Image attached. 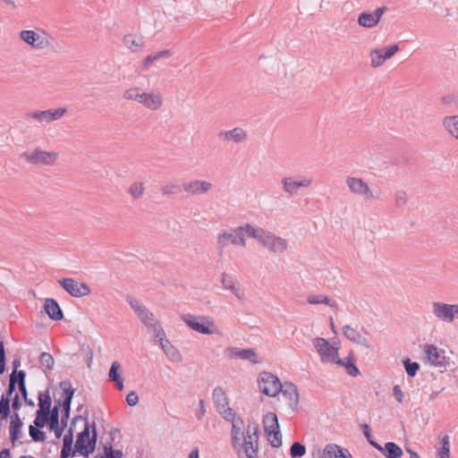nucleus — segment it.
Returning a JSON list of instances; mask_svg holds the SVG:
<instances>
[{"label":"nucleus","instance_id":"f257e3e1","mask_svg":"<svg viewBox=\"0 0 458 458\" xmlns=\"http://www.w3.org/2000/svg\"><path fill=\"white\" fill-rule=\"evenodd\" d=\"M98 431L96 422H86L82 431L77 434L73 451L87 458L96 449Z\"/></svg>","mask_w":458,"mask_h":458},{"label":"nucleus","instance_id":"f03ea898","mask_svg":"<svg viewBox=\"0 0 458 458\" xmlns=\"http://www.w3.org/2000/svg\"><path fill=\"white\" fill-rule=\"evenodd\" d=\"M59 387L62 389L63 400H55V407H58V411L62 408L61 424L67 428L68 420L71 413L72 401L75 393V389L72 386L69 380H63L59 383Z\"/></svg>","mask_w":458,"mask_h":458},{"label":"nucleus","instance_id":"7ed1b4c3","mask_svg":"<svg viewBox=\"0 0 458 458\" xmlns=\"http://www.w3.org/2000/svg\"><path fill=\"white\" fill-rule=\"evenodd\" d=\"M258 384L260 392L267 396L275 397L282 390L280 379L271 372H261L259 376Z\"/></svg>","mask_w":458,"mask_h":458},{"label":"nucleus","instance_id":"20e7f679","mask_svg":"<svg viewBox=\"0 0 458 458\" xmlns=\"http://www.w3.org/2000/svg\"><path fill=\"white\" fill-rule=\"evenodd\" d=\"M241 245L245 246V237L242 234V228L237 227L235 229H229L221 231L217 237V245L221 251L228 245Z\"/></svg>","mask_w":458,"mask_h":458},{"label":"nucleus","instance_id":"39448f33","mask_svg":"<svg viewBox=\"0 0 458 458\" xmlns=\"http://www.w3.org/2000/svg\"><path fill=\"white\" fill-rule=\"evenodd\" d=\"M21 38L37 49H44L50 45L52 38L44 30L37 32L34 30H21L20 33Z\"/></svg>","mask_w":458,"mask_h":458},{"label":"nucleus","instance_id":"423d86ee","mask_svg":"<svg viewBox=\"0 0 458 458\" xmlns=\"http://www.w3.org/2000/svg\"><path fill=\"white\" fill-rule=\"evenodd\" d=\"M345 182L349 190L353 194L361 196L365 199H377L379 198V194L374 193L369 187L368 183L361 178L347 177Z\"/></svg>","mask_w":458,"mask_h":458},{"label":"nucleus","instance_id":"0eeeda50","mask_svg":"<svg viewBox=\"0 0 458 458\" xmlns=\"http://www.w3.org/2000/svg\"><path fill=\"white\" fill-rule=\"evenodd\" d=\"M62 288L72 297H83L90 293L89 286L85 283H80L74 278L66 277L58 280Z\"/></svg>","mask_w":458,"mask_h":458},{"label":"nucleus","instance_id":"6e6552de","mask_svg":"<svg viewBox=\"0 0 458 458\" xmlns=\"http://www.w3.org/2000/svg\"><path fill=\"white\" fill-rule=\"evenodd\" d=\"M29 163L33 165H53L57 159L56 152H48L36 148L32 153L24 152L21 154Z\"/></svg>","mask_w":458,"mask_h":458},{"label":"nucleus","instance_id":"1a4fd4ad","mask_svg":"<svg viewBox=\"0 0 458 458\" xmlns=\"http://www.w3.org/2000/svg\"><path fill=\"white\" fill-rule=\"evenodd\" d=\"M423 351L428 360L435 367L446 368L448 365L449 358L445 357V352L438 350L436 345L427 344L424 345Z\"/></svg>","mask_w":458,"mask_h":458},{"label":"nucleus","instance_id":"9d476101","mask_svg":"<svg viewBox=\"0 0 458 458\" xmlns=\"http://www.w3.org/2000/svg\"><path fill=\"white\" fill-rule=\"evenodd\" d=\"M225 353L230 359H240L249 360L252 364L259 362L258 354L253 348L240 349L234 346H229L225 349Z\"/></svg>","mask_w":458,"mask_h":458},{"label":"nucleus","instance_id":"9b49d317","mask_svg":"<svg viewBox=\"0 0 458 458\" xmlns=\"http://www.w3.org/2000/svg\"><path fill=\"white\" fill-rule=\"evenodd\" d=\"M182 319L191 329L198 333L203 335H211L213 333V331L209 328L210 326H213V323H205V318L202 317L196 318L193 315L187 314L183 316Z\"/></svg>","mask_w":458,"mask_h":458},{"label":"nucleus","instance_id":"f8f14e48","mask_svg":"<svg viewBox=\"0 0 458 458\" xmlns=\"http://www.w3.org/2000/svg\"><path fill=\"white\" fill-rule=\"evenodd\" d=\"M252 435L255 437V442L259 438V426L254 425L252 428ZM244 442L241 443V448L244 449L247 458H257L258 443L254 445L252 436L250 435V425L248 426L247 437H244Z\"/></svg>","mask_w":458,"mask_h":458},{"label":"nucleus","instance_id":"ddd939ff","mask_svg":"<svg viewBox=\"0 0 458 458\" xmlns=\"http://www.w3.org/2000/svg\"><path fill=\"white\" fill-rule=\"evenodd\" d=\"M260 243L274 252H283L287 248V242L284 239L269 232L265 233Z\"/></svg>","mask_w":458,"mask_h":458},{"label":"nucleus","instance_id":"4468645a","mask_svg":"<svg viewBox=\"0 0 458 458\" xmlns=\"http://www.w3.org/2000/svg\"><path fill=\"white\" fill-rule=\"evenodd\" d=\"M313 344L318 352L321 355L322 360L327 358L332 361L338 353L339 348L331 345L325 338L316 337L313 341Z\"/></svg>","mask_w":458,"mask_h":458},{"label":"nucleus","instance_id":"2eb2a0df","mask_svg":"<svg viewBox=\"0 0 458 458\" xmlns=\"http://www.w3.org/2000/svg\"><path fill=\"white\" fill-rule=\"evenodd\" d=\"M66 113V108L59 107L45 111H37L30 114V116L40 123H50L61 118Z\"/></svg>","mask_w":458,"mask_h":458},{"label":"nucleus","instance_id":"dca6fc26","mask_svg":"<svg viewBox=\"0 0 458 458\" xmlns=\"http://www.w3.org/2000/svg\"><path fill=\"white\" fill-rule=\"evenodd\" d=\"M454 304H446L443 302H433L434 315L445 321L453 322L454 319Z\"/></svg>","mask_w":458,"mask_h":458},{"label":"nucleus","instance_id":"f3484780","mask_svg":"<svg viewBox=\"0 0 458 458\" xmlns=\"http://www.w3.org/2000/svg\"><path fill=\"white\" fill-rule=\"evenodd\" d=\"M182 186L186 192L191 195L206 193L212 188V184L210 182L200 180L184 182Z\"/></svg>","mask_w":458,"mask_h":458},{"label":"nucleus","instance_id":"a211bd4d","mask_svg":"<svg viewBox=\"0 0 458 458\" xmlns=\"http://www.w3.org/2000/svg\"><path fill=\"white\" fill-rule=\"evenodd\" d=\"M332 362L335 363L338 366L344 367L346 370V373L352 377H357L360 374L359 369L355 364V359L353 356V352H350L348 356L345 359H340L338 354L333 359Z\"/></svg>","mask_w":458,"mask_h":458},{"label":"nucleus","instance_id":"6ab92c4d","mask_svg":"<svg viewBox=\"0 0 458 458\" xmlns=\"http://www.w3.org/2000/svg\"><path fill=\"white\" fill-rule=\"evenodd\" d=\"M11 421L9 426L10 440L13 446L15 445L17 440L21 437V428L23 422L17 412H14L10 416Z\"/></svg>","mask_w":458,"mask_h":458},{"label":"nucleus","instance_id":"aec40b11","mask_svg":"<svg viewBox=\"0 0 458 458\" xmlns=\"http://www.w3.org/2000/svg\"><path fill=\"white\" fill-rule=\"evenodd\" d=\"M47 424L50 430L55 432V437L60 438L66 428L59 420L58 407H53L52 411L47 412Z\"/></svg>","mask_w":458,"mask_h":458},{"label":"nucleus","instance_id":"412c9836","mask_svg":"<svg viewBox=\"0 0 458 458\" xmlns=\"http://www.w3.org/2000/svg\"><path fill=\"white\" fill-rule=\"evenodd\" d=\"M244 422L241 417H237L236 421L232 423V445L234 449L241 450V441L244 438Z\"/></svg>","mask_w":458,"mask_h":458},{"label":"nucleus","instance_id":"4be33fe9","mask_svg":"<svg viewBox=\"0 0 458 458\" xmlns=\"http://www.w3.org/2000/svg\"><path fill=\"white\" fill-rule=\"evenodd\" d=\"M280 393L289 401V406L291 409H296L299 403V393L296 386L292 382H284L282 385V390Z\"/></svg>","mask_w":458,"mask_h":458},{"label":"nucleus","instance_id":"5701e85b","mask_svg":"<svg viewBox=\"0 0 458 458\" xmlns=\"http://www.w3.org/2000/svg\"><path fill=\"white\" fill-rule=\"evenodd\" d=\"M322 458H352V456L348 449L336 444H327L323 450Z\"/></svg>","mask_w":458,"mask_h":458},{"label":"nucleus","instance_id":"b1692460","mask_svg":"<svg viewBox=\"0 0 458 458\" xmlns=\"http://www.w3.org/2000/svg\"><path fill=\"white\" fill-rule=\"evenodd\" d=\"M44 310L47 316L55 321H59L64 318V312L56 300L47 298L44 302Z\"/></svg>","mask_w":458,"mask_h":458},{"label":"nucleus","instance_id":"393cba45","mask_svg":"<svg viewBox=\"0 0 458 458\" xmlns=\"http://www.w3.org/2000/svg\"><path fill=\"white\" fill-rule=\"evenodd\" d=\"M75 426H70L63 439V447L61 449L60 458H70L75 456L73 451V431Z\"/></svg>","mask_w":458,"mask_h":458},{"label":"nucleus","instance_id":"a878e982","mask_svg":"<svg viewBox=\"0 0 458 458\" xmlns=\"http://www.w3.org/2000/svg\"><path fill=\"white\" fill-rule=\"evenodd\" d=\"M282 183L284 191L293 195L297 192L299 188L309 187L311 184V180L305 178L301 181H294L291 177H284L282 179Z\"/></svg>","mask_w":458,"mask_h":458},{"label":"nucleus","instance_id":"bb28decb","mask_svg":"<svg viewBox=\"0 0 458 458\" xmlns=\"http://www.w3.org/2000/svg\"><path fill=\"white\" fill-rule=\"evenodd\" d=\"M344 335L355 344H360L367 349H370L371 345L367 340L366 337L362 336L360 333H358L354 328L351 326L346 325L343 327Z\"/></svg>","mask_w":458,"mask_h":458},{"label":"nucleus","instance_id":"cd10ccee","mask_svg":"<svg viewBox=\"0 0 458 458\" xmlns=\"http://www.w3.org/2000/svg\"><path fill=\"white\" fill-rule=\"evenodd\" d=\"M218 138L225 140H233L235 143H240L247 139V134L243 129L236 127L229 131H221L218 133Z\"/></svg>","mask_w":458,"mask_h":458},{"label":"nucleus","instance_id":"c85d7f7f","mask_svg":"<svg viewBox=\"0 0 458 458\" xmlns=\"http://www.w3.org/2000/svg\"><path fill=\"white\" fill-rule=\"evenodd\" d=\"M120 370L121 364L117 360L113 361L108 372V380L114 382L116 388L121 391L123 389V378Z\"/></svg>","mask_w":458,"mask_h":458},{"label":"nucleus","instance_id":"c756f323","mask_svg":"<svg viewBox=\"0 0 458 458\" xmlns=\"http://www.w3.org/2000/svg\"><path fill=\"white\" fill-rule=\"evenodd\" d=\"M381 452L386 458H400L403 452L402 448L394 442H387L384 446H381Z\"/></svg>","mask_w":458,"mask_h":458},{"label":"nucleus","instance_id":"7c9ffc66","mask_svg":"<svg viewBox=\"0 0 458 458\" xmlns=\"http://www.w3.org/2000/svg\"><path fill=\"white\" fill-rule=\"evenodd\" d=\"M113 441L114 437H111V440L104 445V452L97 454L95 458H123V452L113 448Z\"/></svg>","mask_w":458,"mask_h":458},{"label":"nucleus","instance_id":"2f4dec72","mask_svg":"<svg viewBox=\"0 0 458 458\" xmlns=\"http://www.w3.org/2000/svg\"><path fill=\"white\" fill-rule=\"evenodd\" d=\"M235 282L234 276L226 275L225 273L222 274L221 283L224 288L231 290L239 300H242L243 297L240 294L239 288L235 286Z\"/></svg>","mask_w":458,"mask_h":458},{"label":"nucleus","instance_id":"473e14b6","mask_svg":"<svg viewBox=\"0 0 458 458\" xmlns=\"http://www.w3.org/2000/svg\"><path fill=\"white\" fill-rule=\"evenodd\" d=\"M307 301L310 304L323 303V304L329 306L330 308H332L335 310H337V309H338L336 301H332L331 299L328 298V296L323 295V294L310 295L308 297Z\"/></svg>","mask_w":458,"mask_h":458},{"label":"nucleus","instance_id":"72a5a7b5","mask_svg":"<svg viewBox=\"0 0 458 458\" xmlns=\"http://www.w3.org/2000/svg\"><path fill=\"white\" fill-rule=\"evenodd\" d=\"M171 55H172V53L170 52V50H166V49L148 55L143 60V67L145 70H147L149 67V65H151L154 62H156L159 59L169 58Z\"/></svg>","mask_w":458,"mask_h":458},{"label":"nucleus","instance_id":"f704fd0d","mask_svg":"<svg viewBox=\"0 0 458 458\" xmlns=\"http://www.w3.org/2000/svg\"><path fill=\"white\" fill-rule=\"evenodd\" d=\"M358 24L364 28H373L377 24L372 13L364 11L358 16Z\"/></svg>","mask_w":458,"mask_h":458},{"label":"nucleus","instance_id":"c9c22d12","mask_svg":"<svg viewBox=\"0 0 458 458\" xmlns=\"http://www.w3.org/2000/svg\"><path fill=\"white\" fill-rule=\"evenodd\" d=\"M443 124L448 132L458 140V115L445 117Z\"/></svg>","mask_w":458,"mask_h":458},{"label":"nucleus","instance_id":"e433bc0d","mask_svg":"<svg viewBox=\"0 0 458 458\" xmlns=\"http://www.w3.org/2000/svg\"><path fill=\"white\" fill-rule=\"evenodd\" d=\"M242 228V234L245 236L247 234L250 238L257 239L261 242V239L263 238L266 231L262 228H254L252 225L246 224L243 226H240Z\"/></svg>","mask_w":458,"mask_h":458},{"label":"nucleus","instance_id":"4c0bfd02","mask_svg":"<svg viewBox=\"0 0 458 458\" xmlns=\"http://www.w3.org/2000/svg\"><path fill=\"white\" fill-rule=\"evenodd\" d=\"M137 316L140 321L149 328L156 327V325L158 324V321L155 318L154 314L150 312L147 308L141 310Z\"/></svg>","mask_w":458,"mask_h":458},{"label":"nucleus","instance_id":"58836bf2","mask_svg":"<svg viewBox=\"0 0 458 458\" xmlns=\"http://www.w3.org/2000/svg\"><path fill=\"white\" fill-rule=\"evenodd\" d=\"M439 445L437 452V458H450V441L447 435L440 438Z\"/></svg>","mask_w":458,"mask_h":458},{"label":"nucleus","instance_id":"ea45409f","mask_svg":"<svg viewBox=\"0 0 458 458\" xmlns=\"http://www.w3.org/2000/svg\"><path fill=\"white\" fill-rule=\"evenodd\" d=\"M38 399V407H39V409L38 411H45V412L52 411V409H51L52 400H51V396L49 394L48 389L45 393H39Z\"/></svg>","mask_w":458,"mask_h":458},{"label":"nucleus","instance_id":"a19ab883","mask_svg":"<svg viewBox=\"0 0 458 458\" xmlns=\"http://www.w3.org/2000/svg\"><path fill=\"white\" fill-rule=\"evenodd\" d=\"M263 424L265 432L267 433L270 429H278L279 423L276 413L268 412L263 418Z\"/></svg>","mask_w":458,"mask_h":458},{"label":"nucleus","instance_id":"79ce46f5","mask_svg":"<svg viewBox=\"0 0 458 458\" xmlns=\"http://www.w3.org/2000/svg\"><path fill=\"white\" fill-rule=\"evenodd\" d=\"M146 99L142 101V104L151 109L157 110L162 105V98L158 95L145 93Z\"/></svg>","mask_w":458,"mask_h":458},{"label":"nucleus","instance_id":"37998d69","mask_svg":"<svg viewBox=\"0 0 458 458\" xmlns=\"http://www.w3.org/2000/svg\"><path fill=\"white\" fill-rule=\"evenodd\" d=\"M212 399L215 406L218 405H228V399L220 386H216L213 389Z\"/></svg>","mask_w":458,"mask_h":458},{"label":"nucleus","instance_id":"c03bdc74","mask_svg":"<svg viewBox=\"0 0 458 458\" xmlns=\"http://www.w3.org/2000/svg\"><path fill=\"white\" fill-rule=\"evenodd\" d=\"M403 364L409 377H414L420 369L419 362L411 361L409 358L404 359Z\"/></svg>","mask_w":458,"mask_h":458},{"label":"nucleus","instance_id":"a18cd8bd","mask_svg":"<svg viewBox=\"0 0 458 458\" xmlns=\"http://www.w3.org/2000/svg\"><path fill=\"white\" fill-rule=\"evenodd\" d=\"M123 43L128 48L133 50L132 49L133 47H142L144 41H143L142 37H138L136 35L128 34V35L124 36Z\"/></svg>","mask_w":458,"mask_h":458},{"label":"nucleus","instance_id":"49530a36","mask_svg":"<svg viewBox=\"0 0 458 458\" xmlns=\"http://www.w3.org/2000/svg\"><path fill=\"white\" fill-rule=\"evenodd\" d=\"M267 439L273 447H280L282 445V435L280 432V427L278 429H270L267 433Z\"/></svg>","mask_w":458,"mask_h":458},{"label":"nucleus","instance_id":"de8ad7c7","mask_svg":"<svg viewBox=\"0 0 458 458\" xmlns=\"http://www.w3.org/2000/svg\"><path fill=\"white\" fill-rule=\"evenodd\" d=\"M123 97L125 99L135 100L140 104H142V101L146 99L145 93H140L139 89L137 88L127 89L124 92Z\"/></svg>","mask_w":458,"mask_h":458},{"label":"nucleus","instance_id":"09e8293b","mask_svg":"<svg viewBox=\"0 0 458 458\" xmlns=\"http://www.w3.org/2000/svg\"><path fill=\"white\" fill-rule=\"evenodd\" d=\"M360 428L369 445H372L377 450H381V445L375 441L371 434V428L369 427V425L367 423L361 424Z\"/></svg>","mask_w":458,"mask_h":458},{"label":"nucleus","instance_id":"8fccbe9b","mask_svg":"<svg viewBox=\"0 0 458 458\" xmlns=\"http://www.w3.org/2000/svg\"><path fill=\"white\" fill-rule=\"evenodd\" d=\"M369 55L371 57V66L374 68L379 67L386 60L382 50L377 48L371 50Z\"/></svg>","mask_w":458,"mask_h":458},{"label":"nucleus","instance_id":"3c124183","mask_svg":"<svg viewBox=\"0 0 458 458\" xmlns=\"http://www.w3.org/2000/svg\"><path fill=\"white\" fill-rule=\"evenodd\" d=\"M10 402L11 399L8 397H1L0 400V419L1 420H7L10 415Z\"/></svg>","mask_w":458,"mask_h":458},{"label":"nucleus","instance_id":"603ef678","mask_svg":"<svg viewBox=\"0 0 458 458\" xmlns=\"http://www.w3.org/2000/svg\"><path fill=\"white\" fill-rule=\"evenodd\" d=\"M306 454V447L300 442H293L290 447V455L293 458H301Z\"/></svg>","mask_w":458,"mask_h":458},{"label":"nucleus","instance_id":"864d4df0","mask_svg":"<svg viewBox=\"0 0 458 458\" xmlns=\"http://www.w3.org/2000/svg\"><path fill=\"white\" fill-rule=\"evenodd\" d=\"M29 434L34 442H44L47 437L46 433L42 430V428H36L32 425L29 427Z\"/></svg>","mask_w":458,"mask_h":458},{"label":"nucleus","instance_id":"5fc2aeb1","mask_svg":"<svg viewBox=\"0 0 458 458\" xmlns=\"http://www.w3.org/2000/svg\"><path fill=\"white\" fill-rule=\"evenodd\" d=\"M25 370L13 371L9 376V381L14 383L15 386L26 384Z\"/></svg>","mask_w":458,"mask_h":458},{"label":"nucleus","instance_id":"6e6d98bb","mask_svg":"<svg viewBox=\"0 0 458 458\" xmlns=\"http://www.w3.org/2000/svg\"><path fill=\"white\" fill-rule=\"evenodd\" d=\"M163 351L166 354V356L173 361L178 360L180 354L178 351L170 344L169 341H165L163 345H161Z\"/></svg>","mask_w":458,"mask_h":458},{"label":"nucleus","instance_id":"4d7b16f0","mask_svg":"<svg viewBox=\"0 0 458 458\" xmlns=\"http://www.w3.org/2000/svg\"><path fill=\"white\" fill-rule=\"evenodd\" d=\"M35 420L33 421L36 428H43L47 424V412L37 411L35 413Z\"/></svg>","mask_w":458,"mask_h":458},{"label":"nucleus","instance_id":"13d9d810","mask_svg":"<svg viewBox=\"0 0 458 458\" xmlns=\"http://www.w3.org/2000/svg\"><path fill=\"white\" fill-rule=\"evenodd\" d=\"M144 192L143 182H133L129 189V193L135 199L140 198Z\"/></svg>","mask_w":458,"mask_h":458},{"label":"nucleus","instance_id":"bf43d9fd","mask_svg":"<svg viewBox=\"0 0 458 458\" xmlns=\"http://www.w3.org/2000/svg\"><path fill=\"white\" fill-rule=\"evenodd\" d=\"M39 362L42 366L46 367L47 369H52L55 364L54 358L49 352H42L39 357Z\"/></svg>","mask_w":458,"mask_h":458},{"label":"nucleus","instance_id":"052dcab7","mask_svg":"<svg viewBox=\"0 0 458 458\" xmlns=\"http://www.w3.org/2000/svg\"><path fill=\"white\" fill-rule=\"evenodd\" d=\"M154 335H155V340L159 342L160 345H163L165 341H168L165 338V331L163 330L162 327L157 324L156 327H151Z\"/></svg>","mask_w":458,"mask_h":458},{"label":"nucleus","instance_id":"680f3d73","mask_svg":"<svg viewBox=\"0 0 458 458\" xmlns=\"http://www.w3.org/2000/svg\"><path fill=\"white\" fill-rule=\"evenodd\" d=\"M179 191L180 185L174 182L166 183L161 188L162 194L167 196L176 194Z\"/></svg>","mask_w":458,"mask_h":458},{"label":"nucleus","instance_id":"e2e57ef3","mask_svg":"<svg viewBox=\"0 0 458 458\" xmlns=\"http://www.w3.org/2000/svg\"><path fill=\"white\" fill-rule=\"evenodd\" d=\"M126 301L129 303L131 308L134 310V312L138 315L141 310H143L146 307L142 305L140 301L132 298L131 295H127Z\"/></svg>","mask_w":458,"mask_h":458},{"label":"nucleus","instance_id":"0e129e2a","mask_svg":"<svg viewBox=\"0 0 458 458\" xmlns=\"http://www.w3.org/2000/svg\"><path fill=\"white\" fill-rule=\"evenodd\" d=\"M394 203L398 208H402L407 203V195L404 191H397L394 194Z\"/></svg>","mask_w":458,"mask_h":458},{"label":"nucleus","instance_id":"69168bd1","mask_svg":"<svg viewBox=\"0 0 458 458\" xmlns=\"http://www.w3.org/2000/svg\"><path fill=\"white\" fill-rule=\"evenodd\" d=\"M6 369V353L4 344L0 341V374H4Z\"/></svg>","mask_w":458,"mask_h":458},{"label":"nucleus","instance_id":"338daca9","mask_svg":"<svg viewBox=\"0 0 458 458\" xmlns=\"http://www.w3.org/2000/svg\"><path fill=\"white\" fill-rule=\"evenodd\" d=\"M220 415L227 421H231L232 423L236 421V419L238 416H236V413L233 411V409L230 407H227L226 410H223L220 413Z\"/></svg>","mask_w":458,"mask_h":458},{"label":"nucleus","instance_id":"774afa93","mask_svg":"<svg viewBox=\"0 0 458 458\" xmlns=\"http://www.w3.org/2000/svg\"><path fill=\"white\" fill-rule=\"evenodd\" d=\"M399 49L400 48L397 44H394V45L389 46L388 47H386L385 53H384L385 58H386V59L391 58L394 55H395L399 51Z\"/></svg>","mask_w":458,"mask_h":458}]
</instances>
